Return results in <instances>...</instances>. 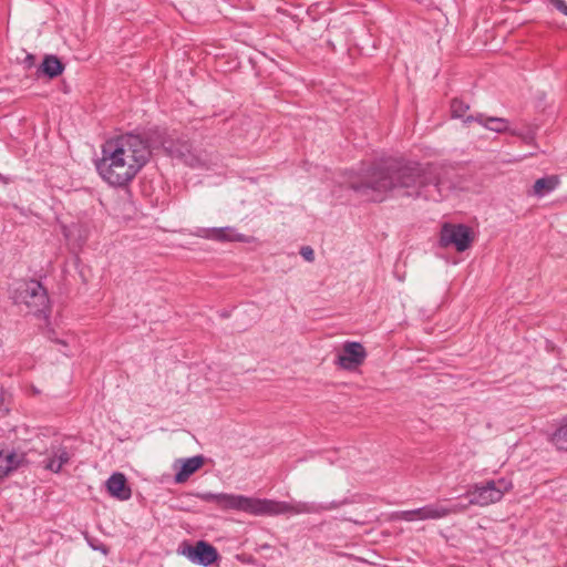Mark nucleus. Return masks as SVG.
Segmentation results:
<instances>
[{
    "label": "nucleus",
    "mask_w": 567,
    "mask_h": 567,
    "mask_svg": "<svg viewBox=\"0 0 567 567\" xmlns=\"http://www.w3.org/2000/svg\"><path fill=\"white\" fill-rule=\"evenodd\" d=\"M442 169L434 165L406 164L396 168H372L362 175L351 174L349 186L374 202L383 200L391 192L402 190L406 196H423L434 202L449 187L441 178Z\"/></svg>",
    "instance_id": "obj_1"
},
{
    "label": "nucleus",
    "mask_w": 567,
    "mask_h": 567,
    "mask_svg": "<svg viewBox=\"0 0 567 567\" xmlns=\"http://www.w3.org/2000/svg\"><path fill=\"white\" fill-rule=\"evenodd\" d=\"M96 171L113 187L127 186L151 158V148L138 135L124 134L104 143Z\"/></svg>",
    "instance_id": "obj_2"
},
{
    "label": "nucleus",
    "mask_w": 567,
    "mask_h": 567,
    "mask_svg": "<svg viewBox=\"0 0 567 567\" xmlns=\"http://www.w3.org/2000/svg\"><path fill=\"white\" fill-rule=\"evenodd\" d=\"M341 503L332 502L317 505L305 502L288 503L269 498L250 497L240 494L221 493L219 509L237 511L252 516H278L319 513L338 508Z\"/></svg>",
    "instance_id": "obj_3"
},
{
    "label": "nucleus",
    "mask_w": 567,
    "mask_h": 567,
    "mask_svg": "<svg viewBox=\"0 0 567 567\" xmlns=\"http://www.w3.org/2000/svg\"><path fill=\"white\" fill-rule=\"evenodd\" d=\"M513 489V482L506 477L487 480L468 486L465 496L468 505L485 507L499 503Z\"/></svg>",
    "instance_id": "obj_4"
},
{
    "label": "nucleus",
    "mask_w": 567,
    "mask_h": 567,
    "mask_svg": "<svg viewBox=\"0 0 567 567\" xmlns=\"http://www.w3.org/2000/svg\"><path fill=\"white\" fill-rule=\"evenodd\" d=\"M13 300L17 305L25 306L29 312L42 315L49 308V297L43 286L37 280L20 282L14 289Z\"/></svg>",
    "instance_id": "obj_5"
},
{
    "label": "nucleus",
    "mask_w": 567,
    "mask_h": 567,
    "mask_svg": "<svg viewBox=\"0 0 567 567\" xmlns=\"http://www.w3.org/2000/svg\"><path fill=\"white\" fill-rule=\"evenodd\" d=\"M474 240L472 229L463 224H444L441 229L440 243L443 247L453 246L462 252L468 249Z\"/></svg>",
    "instance_id": "obj_6"
},
{
    "label": "nucleus",
    "mask_w": 567,
    "mask_h": 567,
    "mask_svg": "<svg viewBox=\"0 0 567 567\" xmlns=\"http://www.w3.org/2000/svg\"><path fill=\"white\" fill-rule=\"evenodd\" d=\"M367 351L360 342L347 341L337 354L336 364L348 371L357 370L365 360Z\"/></svg>",
    "instance_id": "obj_7"
},
{
    "label": "nucleus",
    "mask_w": 567,
    "mask_h": 567,
    "mask_svg": "<svg viewBox=\"0 0 567 567\" xmlns=\"http://www.w3.org/2000/svg\"><path fill=\"white\" fill-rule=\"evenodd\" d=\"M181 553L193 564L204 567L213 565L219 558L217 549L205 540H198L194 545H186Z\"/></svg>",
    "instance_id": "obj_8"
},
{
    "label": "nucleus",
    "mask_w": 567,
    "mask_h": 567,
    "mask_svg": "<svg viewBox=\"0 0 567 567\" xmlns=\"http://www.w3.org/2000/svg\"><path fill=\"white\" fill-rule=\"evenodd\" d=\"M472 122H476L480 125H482L484 128L495 132V133L509 132L512 135L522 137L526 143H530L533 141L532 135H529V134L523 135L517 131L511 130L509 121L504 117H494V116H486L484 114H477L476 116H467L464 120L465 124H470Z\"/></svg>",
    "instance_id": "obj_9"
},
{
    "label": "nucleus",
    "mask_w": 567,
    "mask_h": 567,
    "mask_svg": "<svg viewBox=\"0 0 567 567\" xmlns=\"http://www.w3.org/2000/svg\"><path fill=\"white\" fill-rule=\"evenodd\" d=\"M204 456L202 455L177 460L174 464L175 468L178 467V471L176 472L174 477L175 483H185L190 475H193L204 465Z\"/></svg>",
    "instance_id": "obj_10"
},
{
    "label": "nucleus",
    "mask_w": 567,
    "mask_h": 567,
    "mask_svg": "<svg viewBox=\"0 0 567 567\" xmlns=\"http://www.w3.org/2000/svg\"><path fill=\"white\" fill-rule=\"evenodd\" d=\"M468 505H453V506H446L445 504L439 502L434 504H429L423 507H421V518L423 520L426 519H441L450 514H455L463 512L467 508Z\"/></svg>",
    "instance_id": "obj_11"
},
{
    "label": "nucleus",
    "mask_w": 567,
    "mask_h": 567,
    "mask_svg": "<svg viewBox=\"0 0 567 567\" xmlns=\"http://www.w3.org/2000/svg\"><path fill=\"white\" fill-rule=\"evenodd\" d=\"M106 489L109 494L120 501H127L132 493L127 486L126 477L122 473L112 474L106 481Z\"/></svg>",
    "instance_id": "obj_12"
},
{
    "label": "nucleus",
    "mask_w": 567,
    "mask_h": 567,
    "mask_svg": "<svg viewBox=\"0 0 567 567\" xmlns=\"http://www.w3.org/2000/svg\"><path fill=\"white\" fill-rule=\"evenodd\" d=\"M70 461V453L61 444L52 445L51 454L48 457L44 467L53 473H59Z\"/></svg>",
    "instance_id": "obj_13"
},
{
    "label": "nucleus",
    "mask_w": 567,
    "mask_h": 567,
    "mask_svg": "<svg viewBox=\"0 0 567 567\" xmlns=\"http://www.w3.org/2000/svg\"><path fill=\"white\" fill-rule=\"evenodd\" d=\"M206 238L218 241H239L247 243L245 235L239 234L233 227L210 228L207 229Z\"/></svg>",
    "instance_id": "obj_14"
},
{
    "label": "nucleus",
    "mask_w": 567,
    "mask_h": 567,
    "mask_svg": "<svg viewBox=\"0 0 567 567\" xmlns=\"http://www.w3.org/2000/svg\"><path fill=\"white\" fill-rule=\"evenodd\" d=\"M24 462V455L10 452L4 454L0 451V478L8 476Z\"/></svg>",
    "instance_id": "obj_15"
},
{
    "label": "nucleus",
    "mask_w": 567,
    "mask_h": 567,
    "mask_svg": "<svg viewBox=\"0 0 567 567\" xmlns=\"http://www.w3.org/2000/svg\"><path fill=\"white\" fill-rule=\"evenodd\" d=\"M560 181L557 175H549L543 178H539L535 182L533 186V195L536 197H544L545 195L555 190Z\"/></svg>",
    "instance_id": "obj_16"
},
{
    "label": "nucleus",
    "mask_w": 567,
    "mask_h": 567,
    "mask_svg": "<svg viewBox=\"0 0 567 567\" xmlns=\"http://www.w3.org/2000/svg\"><path fill=\"white\" fill-rule=\"evenodd\" d=\"M550 442L558 451L567 453V419L563 420L553 432Z\"/></svg>",
    "instance_id": "obj_17"
},
{
    "label": "nucleus",
    "mask_w": 567,
    "mask_h": 567,
    "mask_svg": "<svg viewBox=\"0 0 567 567\" xmlns=\"http://www.w3.org/2000/svg\"><path fill=\"white\" fill-rule=\"evenodd\" d=\"M41 70L45 75L52 79L60 75L64 70V66L56 56L48 55L41 64Z\"/></svg>",
    "instance_id": "obj_18"
},
{
    "label": "nucleus",
    "mask_w": 567,
    "mask_h": 567,
    "mask_svg": "<svg viewBox=\"0 0 567 567\" xmlns=\"http://www.w3.org/2000/svg\"><path fill=\"white\" fill-rule=\"evenodd\" d=\"M421 507L412 511H402L396 514L398 518L406 522L423 520L421 518Z\"/></svg>",
    "instance_id": "obj_19"
},
{
    "label": "nucleus",
    "mask_w": 567,
    "mask_h": 567,
    "mask_svg": "<svg viewBox=\"0 0 567 567\" xmlns=\"http://www.w3.org/2000/svg\"><path fill=\"white\" fill-rule=\"evenodd\" d=\"M468 105L465 104L463 101L460 100H453L451 104V112L454 117H463L464 114L467 112Z\"/></svg>",
    "instance_id": "obj_20"
},
{
    "label": "nucleus",
    "mask_w": 567,
    "mask_h": 567,
    "mask_svg": "<svg viewBox=\"0 0 567 567\" xmlns=\"http://www.w3.org/2000/svg\"><path fill=\"white\" fill-rule=\"evenodd\" d=\"M196 497L203 502L214 503L217 507H219L220 499H221V493H218V494L210 493V492L198 493L196 495Z\"/></svg>",
    "instance_id": "obj_21"
},
{
    "label": "nucleus",
    "mask_w": 567,
    "mask_h": 567,
    "mask_svg": "<svg viewBox=\"0 0 567 567\" xmlns=\"http://www.w3.org/2000/svg\"><path fill=\"white\" fill-rule=\"evenodd\" d=\"M300 255L307 260L312 261L315 259V254L311 247L305 246L300 250Z\"/></svg>",
    "instance_id": "obj_22"
},
{
    "label": "nucleus",
    "mask_w": 567,
    "mask_h": 567,
    "mask_svg": "<svg viewBox=\"0 0 567 567\" xmlns=\"http://www.w3.org/2000/svg\"><path fill=\"white\" fill-rule=\"evenodd\" d=\"M554 7L563 14L567 16V3L564 0H550Z\"/></svg>",
    "instance_id": "obj_23"
}]
</instances>
